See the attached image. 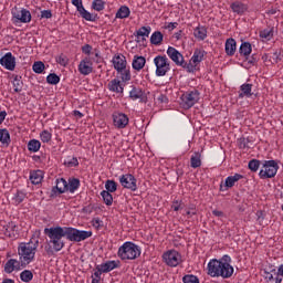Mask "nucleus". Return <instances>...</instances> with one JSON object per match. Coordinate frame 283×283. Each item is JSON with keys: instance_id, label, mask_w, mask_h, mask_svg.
<instances>
[{"instance_id": "1", "label": "nucleus", "mask_w": 283, "mask_h": 283, "mask_svg": "<svg viewBox=\"0 0 283 283\" xmlns=\"http://www.w3.org/2000/svg\"><path fill=\"white\" fill-rule=\"evenodd\" d=\"M44 235H48L45 252L48 255H54L59 253L65 247L63 238H66L70 242H83L88 238H92V231L78 230L72 227H51L44 229Z\"/></svg>"}, {"instance_id": "2", "label": "nucleus", "mask_w": 283, "mask_h": 283, "mask_svg": "<svg viewBox=\"0 0 283 283\" xmlns=\"http://www.w3.org/2000/svg\"><path fill=\"white\" fill-rule=\"evenodd\" d=\"M207 273L210 277H222L229 280L234 273L233 265H231V256L224 254L221 259H211L207 265Z\"/></svg>"}, {"instance_id": "3", "label": "nucleus", "mask_w": 283, "mask_h": 283, "mask_svg": "<svg viewBox=\"0 0 283 283\" xmlns=\"http://www.w3.org/2000/svg\"><path fill=\"white\" fill-rule=\"evenodd\" d=\"M39 249V240L35 242L29 241V242H21L18 245V255L19 261L22 263V268H25L32 262H34L36 258V250Z\"/></svg>"}, {"instance_id": "4", "label": "nucleus", "mask_w": 283, "mask_h": 283, "mask_svg": "<svg viewBox=\"0 0 283 283\" xmlns=\"http://www.w3.org/2000/svg\"><path fill=\"white\" fill-rule=\"evenodd\" d=\"M140 253L142 250L136 243L126 241L118 248L117 256L123 261L137 260V258H140Z\"/></svg>"}, {"instance_id": "5", "label": "nucleus", "mask_w": 283, "mask_h": 283, "mask_svg": "<svg viewBox=\"0 0 283 283\" xmlns=\"http://www.w3.org/2000/svg\"><path fill=\"white\" fill-rule=\"evenodd\" d=\"M280 169V165L273 159L264 160L262 163V168L259 171V178L261 180H266L269 178H275L277 176V170Z\"/></svg>"}, {"instance_id": "6", "label": "nucleus", "mask_w": 283, "mask_h": 283, "mask_svg": "<svg viewBox=\"0 0 283 283\" xmlns=\"http://www.w3.org/2000/svg\"><path fill=\"white\" fill-rule=\"evenodd\" d=\"M154 65L156 66V76H167L171 72V62L167 55H157L154 57Z\"/></svg>"}, {"instance_id": "7", "label": "nucleus", "mask_w": 283, "mask_h": 283, "mask_svg": "<svg viewBox=\"0 0 283 283\" xmlns=\"http://www.w3.org/2000/svg\"><path fill=\"white\" fill-rule=\"evenodd\" d=\"M198 101H200V92L198 90L188 91L181 95V107L184 109H191Z\"/></svg>"}, {"instance_id": "8", "label": "nucleus", "mask_w": 283, "mask_h": 283, "mask_svg": "<svg viewBox=\"0 0 283 283\" xmlns=\"http://www.w3.org/2000/svg\"><path fill=\"white\" fill-rule=\"evenodd\" d=\"M13 23H30L32 21V13L30 10L23 8H13L11 10Z\"/></svg>"}, {"instance_id": "9", "label": "nucleus", "mask_w": 283, "mask_h": 283, "mask_svg": "<svg viewBox=\"0 0 283 283\" xmlns=\"http://www.w3.org/2000/svg\"><path fill=\"white\" fill-rule=\"evenodd\" d=\"M163 261L167 266L176 268L182 263V254L176 250H168L163 254Z\"/></svg>"}, {"instance_id": "10", "label": "nucleus", "mask_w": 283, "mask_h": 283, "mask_svg": "<svg viewBox=\"0 0 283 283\" xmlns=\"http://www.w3.org/2000/svg\"><path fill=\"white\" fill-rule=\"evenodd\" d=\"M119 182L124 189H129L130 191H136L138 189L136 177L132 174L122 175L119 177Z\"/></svg>"}, {"instance_id": "11", "label": "nucleus", "mask_w": 283, "mask_h": 283, "mask_svg": "<svg viewBox=\"0 0 283 283\" xmlns=\"http://www.w3.org/2000/svg\"><path fill=\"white\" fill-rule=\"evenodd\" d=\"M112 117L113 125L116 127V129H125V127L129 125V117L124 113L115 112L113 113Z\"/></svg>"}, {"instance_id": "12", "label": "nucleus", "mask_w": 283, "mask_h": 283, "mask_svg": "<svg viewBox=\"0 0 283 283\" xmlns=\"http://www.w3.org/2000/svg\"><path fill=\"white\" fill-rule=\"evenodd\" d=\"M0 65L4 67V70H9V72H14L17 67V57L12 55V52H8L0 59Z\"/></svg>"}, {"instance_id": "13", "label": "nucleus", "mask_w": 283, "mask_h": 283, "mask_svg": "<svg viewBox=\"0 0 283 283\" xmlns=\"http://www.w3.org/2000/svg\"><path fill=\"white\" fill-rule=\"evenodd\" d=\"M77 70L82 76H90L94 72V64L91 57H84L80 61Z\"/></svg>"}, {"instance_id": "14", "label": "nucleus", "mask_w": 283, "mask_h": 283, "mask_svg": "<svg viewBox=\"0 0 283 283\" xmlns=\"http://www.w3.org/2000/svg\"><path fill=\"white\" fill-rule=\"evenodd\" d=\"M166 54L170 59V61H172V63H175V65H177L178 67H180V65H182V63L185 61V56L176 48L168 46Z\"/></svg>"}, {"instance_id": "15", "label": "nucleus", "mask_w": 283, "mask_h": 283, "mask_svg": "<svg viewBox=\"0 0 283 283\" xmlns=\"http://www.w3.org/2000/svg\"><path fill=\"white\" fill-rule=\"evenodd\" d=\"M1 227V232L6 238H17V223L14 221H4Z\"/></svg>"}, {"instance_id": "16", "label": "nucleus", "mask_w": 283, "mask_h": 283, "mask_svg": "<svg viewBox=\"0 0 283 283\" xmlns=\"http://www.w3.org/2000/svg\"><path fill=\"white\" fill-rule=\"evenodd\" d=\"M23 263L17 259H9L4 264V273H14V271H21Z\"/></svg>"}, {"instance_id": "17", "label": "nucleus", "mask_w": 283, "mask_h": 283, "mask_svg": "<svg viewBox=\"0 0 283 283\" xmlns=\"http://www.w3.org/2000/svg\"><path fill=\"white\" fill-rule=\"evenodd\" d=\"M65 191H67V181L64 178L56 179V185L51 190V198L65 193Z\"/></svg>"}, {"instance_id": "18", "label": "nucleus", "mask_w": 283, "mask_h": 283, "mask_svg": "<svg viewBox=\"0 0 283 283\" xmlns=\"http://www.w3.org/2000/svg\"><path fill=\"white\" fill-rule=\"evenodd\" d=\"M112 63H113L114 70H116V72L125 70V67H127V57H125V55L118 53L113 56Z\"/></svg>"}, {"instance_id": "19", "label": "nucleus", "mask_w": 283, "mask_h": 283, "mask_svg": "<svg viewBox=\"0 0 283 283\" xmlns=\"http://www.w3.org/2000/svg\"><path fill=\"white\" fill-rule=\"evenodd\" d=\"M244 176L240 174H234L233 176H229L226 178L224 186L220 185V191H227L228 189H231L232 187H235V182L239 180H242ZM226 187V189H223Z\"/></svg>"}, {"instance_id": "20", "label": "nucleus", "mask_w": 283, "mask_h": 283, "mask_svg": "<svg viewBox=\"0 0 283 283\" xmlns=\"http://www.w3.org/2000/svg\"><path fill=\"white\" fill-rule=\"evenodd\" d=\"M230 8L234 14L242 17L245 12L249 11V6L242 1H234L230 4Z\"/></svg>"}, {"instance_id": "21", "label": "nucleus", "mask_w": 283, "mask_h": 283, "mask_svg": "<svg viewBox=\"0 0 283 283\" xmlns=\"http://www.w3.org/2000/svg\"><path fill=\"white\" fill-rule=\"evenodd\" d=\"M109 92H114L115 94H119V96H123V92H125V85H123V82L118 78L112 80L107 85Z\"/></svg>"}, {"instance_id": "22", "label": "nucleus", "mask_w": 283, "mask_h": 283, "mask_svg": "<svg viewBox=\"0 0 283 283\" xmlns=\"http://www.w3.org/2000/svg\"><path fill=\"white\" fill-rule=\"evenodd\" d=\"M251 96H253V84H242L239 91V98H251Z\"/></svg>"}, {"instance_id": "23", "label": "nucleus", "mask_w": 283, "mask_h": 283, "mask_svg": "<svg viewBox=\"0 0 283 283\" xmlns=\"http://www.w3.org/2000/svg\"><path fill=\"white\" fill-rule=\"evenodd\" d=\"M146 63H147V60L145 59V56L134 55L132 67L136 72H140V70H143V67H145Z\"/></svg>"}, {"instance_id": "24", "label": "nucleus", "mask_w": 283, "mask_h": 283, "mask_svg": "<svg viewBox=\"0 0 283 283\" xmlns=\"http://www.w3.org/2000/svg\"><path fill=\"white\" fill-rule=\"evenodd\" d=\"M44 176L45 175L43 174V170H31L29 179L32 185H41V182H43Z\"/></svg>"}, {"instance_id": "25", "label": "nucleus", "mask_w": 283, "mask_h": 283, "mask_svg": "<svg viewBox=\"0 0 283 283\" xmlns=\"http://www.w3.org/2000/svg\"><path fill=\"white\" fill-rule=\"evenodd\" d=\"M206 55H207V51H205L202 49H196L190 61L197 65H200V63H202V61H205Z\"/></svg>"}, {"instance_id": "26", "label": "nucleus", "mask_w": 283, "mask_h": 283, "mask_svg": "<svg viewBox=\"0 0 283 283\" xmlns=\"http://www.w3.org/2000/svg\"><path fill=\"white\" fill-rule=\"evenodd\" d=\"M190 167L192 169H198L202 167V154L200 151H195L190 157Z\"/></svg>"}, {"instance_id": "27", "label": "nucleus", "mask_w": 283, "mask_h": 283, "mask_svg": "<svg viewBox=\"0 0 283 283\" xmlns=\"http://www.w3.org/2000/svg\"><path fill=\"white\" fill-rule=\"evenodd\" d=\"M118 261H106L105 263L98 264L97 266L102 270L103 273H109L114 269H118Z\"/></svg>"}, {"instance_id": "28", "label": "nucleus", "mask_w": 283, "mask_h": 283, "mask_svg": "<svg viewBox=\"0 0 283 283\" xmlns=\"http://www.w3.org/2000/svg\"><path fill=\"white\" fill-rule=\"evenodd\" d=\"M237 50V42L233 38H230L226 41V54L228 56H233Z\"/></svg>"}, {"instance_id": "29", "label": "nucleus", "mask_w": 283, "mask_h": 283, "mask_svg": "<svg viewBox=\"0 0 283 283\" xmlns=\"http://www.w3.org/2000/svg\"><path fill=\"white\" fill-rule=\"evenodd\" d=\"M193 36L198 39V41H205V39H207V28L198 25L193 31Z\"/></svg>"}, {"instance_id": "30", "label": "nucleus", "mask_w": 283, "mask_h": 283, "mask_svg": "<svg viewBox=\"0 0 283 283\" xmlns=\"http://www.w3.org/2000/svg\"><path fill=\"white\" fill-rule=\"evenodd\" d=\"M129 14H132V10H129V7L122 6L117 10L115 18L116 19H129Z\"/></svg>"}, {"instance_id": "31", "label": "nucleus", "mask_w": 283, "mask_h": 283, "mask_svg": "<svg viewBox=\"0 0 283 283\" xmlns=\"http://www.w3.org/2000/svg\"><path fill=\"white\" fill-rule=\"evenodd\" d=\"M165 39V35L160 31H155L150 35V43L151 45H163V40Z\"/></svg>"}, {"instance_id": "32", "label": "nucleus", "mask_w": 283, "mask_h": 283, "mask_svg": "<svg viewBox=\"0 0 283 283\" xmlns=\"http://www.w3.org/2000/svg\"><path fill=\"white\" fill-rule=\"evenodd\" d=\"M28 150L36 154L41 149V142L39 139H30L27 144Z\"/></svg>"}, {"instance_id": "33", "label": "nucleus", "mask_w": 283, "mask_h": 283, "mask_svg": "<svg viewBox=\"0 0 283 283\" xmlns=\"http://www.w3.org/2000/svg\"><path fill=\"white\" fill-rule=\"evenodd\" d=\"M239 52L242 56H250L251 55V52H253V49L251 48V43L249 42H243L241 45H240V49H239Z\"/></svg>"}, {"instance_id": "34", "label": "nucleus", "mask_w": 283, "mask_h": 283, "mask_svg": "<svg viewBox=\"0 0 283 283\" xmlns=\"http://www.w3.org/2000/svg\"><path fill=\"white\" fill-rule=\"evenodd\" d=\"M78 187H81V180L73 178L70 179L67 182V191L70 193H74L75 191H77Z\"/></svg>"}, {"instance_id": "35", "label": "nucleus", "mask_w": 283, "mask_h": 283, "mask_svg": "<svg viewBox=\"0 0 283 283\" xmlns=\"http://www.w3.org/2000/svg\"><path fill=\"white\" fill-rule=\"evenodd\" d=\"M105 6H107V2L104 0H93L91 8L92 10H95V12H103V10H105Z\"/></svg>"}, {"instance_id": "36", "label": "nucleus", "mask_w": 283, "mask_h": 283, "mask_svg": "<svg viewBox=\"0 0 283 283\" xmlns=\"http://www.w3.org/2000/svg\"><path fill=\"white\" fill-rule=\"evenodd\" d=\"M101 196H102L104 205H106V207H112V205H114V197L112 196V192L103 190L101 192Z\"/></svg>"}, {"instance_id": "37", "label": "nucleus", "mask_w": 283, "mask_h": 283, "mask_svg": "<svg viewBox=\"0 0 283 283\" xmlns=\"http://www.w3.org/2000/svg\"><path fill=\"white\" fill-rule=\"evenodd\" d=\"M144 94L143 88L133 87L129 92V98H132V101H138V98H143Z\"/></svg>"}, {"instance_id": "38", "label": "nucleus", "mask_w": 283, "mask_h": 283, "mask_svg": "<svg viewBox=\"0 0 283 283\" xmlns=\"http://www.w3.org/2000/svg\"><path fill=\"white\" fill-rule=\"evenodd\" d=\"M120 74L123 83L132 81V71L125 66L122 71H117Z\"/></svg>"}, {"instance_id": "39", "label": "nucleus", "mask_w": 283, "mask_h": 283, "mask_svg": "<svg viewBox=\"0 0 283 283\" xmlns=\"http://www.w3.org/2000/svg\"><path fill=\"white\" fill-rule=\"evenodd\" d=\"M20 280L24 283H30L31 280H34V274L30 270H24L20 273Z\"/></svg>"}, {"instance_id": "40", "label": "nucleus", "mask_w": 283, "mask_h": 283, "mask_svg": "<svg viewBox=\"0 0 283 283\" xmlns=\"http://www.w3.org/2000/svg\"><path fill=\"white\" fill-rule=\"evenodd\" d=\"M78 13L82 17V19H84L85 21H91L92 23H94V21H96V15L92 14L85 8L82 9Z\"/></svg>"}, {"instance_id": "41", "label": "nucleus", "mask_w": 283, "mask_h": 283, "mask_svg": "<svg viewBox=\"0 0 283 283\" xmlns=\"http://www.w3.org/2000/svg\"><path fill=\"white\" fill-rule=\"evenodd\" d=\"M271 273H274V275H275V279H274L275 283H282V281H283V264H281L277 268V270L273 269L271 271Z\"/></svg>"}, {"instance_id": "42", "label": "nucleus", "mask_w": 283, "mask_h": 283, "mask_svg": "<svg viewBox=\"0 0 283 283\" xmlns=\"http://www.w3.org/2000/svg\"><path fill=\"white\" fill-rule=\"evenodd\" d=\"M0 143L2 145H10V132L8 129H0Z\"/></svg>"}, {"instance_id": "43", "label": "nucleus", "mask_w": 283, "mask_h": 283, "mask_svg": "<svg viewBox=\"0 0 283 283\" xmlns=\"http://www.w3.org/2000/svg\"><path fill=\"white\" fill-rule=\"evenodd\" d=\"M179 67H184V70H187V72L193 73V72H196V69L198 67V64L193 63L191 60L189 61V63H187L184 60L182 65H179Z\"/></svg>"}, {"instance_id": "44", "label": "nucleus", "mask_w": 283, "mask_h": 283, "mask_svg": "<svg viewBox=\"0 0 283 283\" xmlns=\"http://www.w3.org/2000/svg\"><path fill=\"white\" fill-rule=\"evenodd\" d=\"M46 83H49V85H59V83H61V77L55 73H50L46 76Z\"/></svg>"}, {"instance_id": "45", "label": "nucleus", "mask_w": 283, "mask_h": 283, "mask_svg": "<svg viewBox=\"0 0 283 283\" xmlns=\"http://www.w3.org/2000/svg\"><path fill=\"white\" fill-rule=\"evenodd\" d=\"M105 191H108V193H114L118 189V185L114 180H107L105 182Z\"/></svg>"}, {"instance_id": "46", "label": "nucleus", "mask_w": 283, "mask_h": 283, "mask_svg": "<svg viewBox=\"0 0 283 283\" xmlns=\"http://www.w3.org/2000/svg\"><path fill=\"white\" fill-rule=\"evenodd\" d=\"M32 70L35 74H43L45 70V64L42 61L34 62L32 65Z\"/></svg>"}, {"instance_id": "47", "label": "nucleus", "mask_w": 283, "mask_h": 283, "mask_svg": "<svg viewBox=\"0 0 283 283\" xmlns=\"http://www.w3.org/2000/svg\"><path fill=\"white\" fill-rule=\"evenodd\" d=\"M25 200V192L22 190H18L17 193L13 196L14 205H21Z\"/></svg>"}, {"instance_id": "48", "label": "nucleus", "mask_w": 283, "mask_h": 283, "mask_svg": "<svg viewBox=\"0 0 283 283\" xmlns=\"http://www.w3.org/2000/svg\"><path fill=\"white\" fill-rule=\"evenodd\" d=\"M151 34V27H142L136 31V36H149Z\"/></svg>"}, {"instance_id": "49", "label": "nucleus", "mask_w": 283, "mask_h": 283, "mask_svg": "<svg viewBox=\"0 0 283 283\" xmlns=\"http://www.w3.org/2000/svg\"><path fill=\"white\" fill-rule=\"evenodd\" d=\"M260 165L261 161L258 159H251L248 164V168L250 169V171H252L253 174H255L258 171V169H260Z\"/></svg>"}, {"instance_id": "50", "label": "nucleus", "mask_w": 283, "mask_h": 283, "mask_svg": "<svg viewBox=\"0 0 283 283\" xmlns=\"http://www.w3.org/2000/svg\"><path fill=\"white\" fill-rule=\"evenodd\" d=\"M40 139L42 143H50L52 140V132L44 129L40 133Z\"/></svg>"}, {"instance_id": "51", "label": "nucleus", "mask_w": 283, "mask_h": 283, "mask_svg": "<svg viewBox=\"0 0 283 283\" xmlns=\"http://www.w3.org/2000/svg\"><path fill=\"white\" fill-rule=\"evenodd\" d=\"M56 63H59V65H61L62 67H67V65L70 63V59H67V56L64 54H60L56 57Z\"/></svg>"}, {"instance_id": "52", "label": "nucleus", "mask_w": 283, "mask_h": 283, "mask_svg": "<svg viewBox=\"0 0 283 283\" xmlns=\"http://www.w3.org/2000/svg\"><path fill=\"white\" fill-rule=\"evenodd\" d=\"M238 147L239 149H249V138L240 137L238 140Z\"/></svg>"}, {"instance_id": "53", "label": "nucleus", "mask_w": 283, "mask_h": 283, "mask_svg": "<svg viewBox=\"0 0 283 283\" xmlns=\"http://www.w3.org/2000/svg\"><path fill=\"white\" fill-rule=\"evenodd\" d=\"M184 283H200V280H198V276L193 274H187L182 277Z\"/></svg>"}, {"instance_id": "54", "label": "nucleus", "mask_w": 283, "mask_h": 283, "mask_svg": "<svg viewBox=\"0 0 283 283\" xmlns=\"http://www.w3.org/2000/svg\"><path fill=\"white\" fill-rule=\"evenodd\" d=\"M21 85H23V83L21 82V80H19V78H14L13 80V90H14V92L15 93H19V92H21V90H22V86Z\"/></svg>"}, {"instance_id": "55", "label": "nucleus", "mask_w": 283, "mask_h": 283, "mask_svg": "<svg viewBox=\"0 0 283 283\" xmlns=\"http://www.w3.org/2000/svg\"><path fill=\"white\" fill-rule=\"evenodd\" d=\"M92 63H101V61H103V57H101V51L95 50L94 51V56L90 57Z\"/></svg>"}, {"instance_id": "56", "label": "nucleus", "mask_w": 283, "mask_h": 283, "mask_svg": "<svg viewBox=\"0 0 283 283\" xmlns=\"http://www.w3.org/2000/svg\"><path fill=\"white\" fill-rule=\"evenodd\" d=\"M72 6H74L77 12L82 11L85 7L83 6V0H72Z\"/></svg>"}, {"instance_id": "57", "label": "nucleus", "mask_w": 283, "mask_h": 283, "mask_svg": "<svg viewBox=\"0 0 283 283\" xmlns=\"http://www.w3.org/2000/svg\"><path fill=\"white\" fill-rule=\"evenodd\" d=\"M261 39H268L271 40V36H273V32L271 30H263L260 32Z\"/></svg>"}, {"instance_id": "58", "label": "nucleus", "mask_w": 283, "mask_h": 283, "mask_svg": "<svg viewBox=\"0 0 283 283\" xmlns=\"http://www.w3.org/2000/svg\"><path fill=\"white\" fill-rule=\"evenodd\" d=\"M178 28V22H168L165 24V30H168L169 32L176 30Z\"/></svg>"}, {"instance_id": "59", "label": "nucleus", "mask_w": 283, "mask_h": 283, "mask_svg": "<svg viewBox=\"0 0 283 283\" xmlns=\"http://www.w3.org/2000/svg\"><path fill=\"white\" fill-rule=\"evenodd\" d=\"M92 227H94V229H101V227H103V220H99L98 218L93 219Z\"/></svg>"}, {"instance_id": "60", "label": "nucleus", "mask_w": 283, "mask_h": 283, "mask_svg": "<svg viewBox=\"0 0 283 283\" xmlns=\"http://www.w3.org/2000/svg\"><path fill=\"white\" fill-rule=\"evenodd\" d=\"M186 213L189 218H191L192 216H196L198 213V210H196V206L191 205Z\"/></svg>"}, {"instance_id": "61", "label": "nucleus", "mask_w": 283, "mask_h": 283, "mask_svg": "<svg viewBox=\"0 0 283 283\" xmlns=\"http://www.w3.org/2000/svg\"><path fill=\"white\" fill-rule=\"evenodd\" d=\"M41 19H52V11L51 10L41 11Z\"/></svg>"}, {"instance_id": "62", "label": "nucleus", "mask_w": 283, "mask_h": 283, "mask_svg": "<svg viewBox=\"0 0 283 283\" xmlns=\"http://www.w3.org/2000/svg\"><path fill=\"white\" fill-rule=\"evenodd\" d=\"M103 271L101 270V268L98 265H96L95 268V272L93 273L92 277H96L98 280H101V275H103Z\"/></svg>"}, {"instance_id": "63", "label": "nucleus", "mask_w": 283, "mask_h": 283, "mask_svg": "<svg viewBox=\"0 0 283 283\" xmlns=\"http://www.w3.org/2000/svg\"><path fill=\"white\" fill-rule=\"evenodd\" d=\"M82 52L83 54H87V56H90L92 54V45L85 44L82 46Z\"/></svg>"}, {"instance_id": "64", "label": "nucleus", "mask_w": 283, "mask_h": 283, "mask_svg": "<svg viewBox=\"0 0 283 283\" xmlns=\"http://www.w3.org/2000/svg\"><path fill=\"white\" fill-rule=\"evenodd\" d=\"M265 280L269 282H275V273L274 272H265Z\"/></svg>"}]
</instances>
